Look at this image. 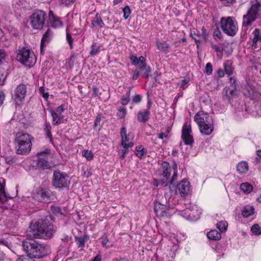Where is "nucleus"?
<instances>
[{"label":"nucleus","instance_id":"nucleus-61","mask_svg":"<svg viewBox=\"0 0 261 261\" xmlns=\"http://www.w3.org/2000/svg\"><path fill=\"white\" fill-rule=\"evenodd\" d=\"M140 74V73L139 71L137 70L134 71L133 74L132 79L134 80H136L139 76Z\"/></svg>","mask_w":261,"mask_h":261},{"label":"nucleus","instance_id":"nucleus-42","mask_svg":"<svg viewBox=\"0 0 261 261\" xmlns=\"http://www.w3.org/2000/svg\"><path fill=\"white\" fill-rule=\"evenodd\" d=\"M51 210L53 213L56 215H63V213L61 208L58 206H51Z\"/></svg>","mask_w":261,"mask_h":261},{"label":"nucleus","instance_id":"nucleus-50","mask_svg":"<svg viewBox=\"0 0 261 261\" xmlns=\"http://www.w3.org/2000/svg\"><path fill=\"white\" fill-rule=\"evenodd\" d=\"M66 40L69 44L70 48H72L73 40L71 35L69 33H66Z\"/></svg>","mask_w":261,"mask_h":261},{"label":"nucleus","instance_id":"nucleus-36","mask_svg":"<svg viewBox=\"0 0 261 261\" xmlns=\"http://www.w3.org/2000/svg\"><path fill=\"white\" fill-rule=\"evenodd\" d=\"M142 71V76L143 78H148L150 73H151V68L150 66L147 65L145 66V67H143L141 69Z\"/></svg>","mask_w":261,"mask_h":261},{"label":"nucleus","instance_id":"nucleus-55","mask_svg":"<svg viewBox=\"0 0 261 261\" xmlns=\"http://www.w3.org/2000/svg\"><path fill=\"white\" fill-rule=\"evenodd\" d=\"M77 244L79 247H84L85 245V240L82 238H80L77 240Z\"/></svg>","mask_w":261,"mask_h":261},{"label":"nucleus","instance_id":"nucleus-48","mask_svg":"<svg viewBox=\"0 0 261 261\" xmlns=\"http://www.w3.org/2000/svg\"><path fill=\"white\" fill-rule=\"evenodd\" d=\"M39 92L45 99H47L48 98L49 94L47 92H45V88L43 87H41L39 88Z\"/></svg>","mask_w":261,"mask_h":261},{"label":"nucleus","instance_id":"nucleus-41","mask_svg":"<svg viewBox=\"0 0 261 261\" xmlns=\"http://www.w3.org/2000/svg\"><path fill=\"white\" fill-rule=\"evenodd\" d=\"M251 230L252 233L255 235H259L261 234V227L257 224L253 225L251 227Z\"/></svg>","mask_w":261,"mask_h":261},{"label":"nucleus","instance_id":"nucleus-16","mask_svg":"<svg viewBox=\"0 0 261 261\" xmlns=\"http://www.w3.org/2000/svg\"><path fill=\"white\" fill-rule=\"evenodd\" d=\"M120 136L121 138V145L123 147H132L134 143L130 140V134L127 135L126 129L125 127H122L120 131Z\"/></svg>","mask_w":261,"mask_h":261},{"label":"nucleus","instance_id":"nucleus-46","mask_svg":"<svg viewBox=\"0 0 261 261\" xmlns=\"http://www.w3.org/2000/svg\"><path fill=\"white\" fill-rule=\"evenodd\" d=\"M101 243L102 246L106 248H110L112 246L111 242L109 241L107 237L102 238Z\"/></svg>","mask_w":261,"mask_h":261},{"label":"nucleus","instance_id":"nucleus-45","mask_svg":"<svg viewBox=\"0 0 261 261\" xmlns=\"http://www.w3.org/2000/svg\"><path fill=\"white\" fill-rule=\"evenodd\" d=\"M172 169L173 170V176L172 178V182L175 180L177 178V165L175 163H174L173 165H172Z\"/></svg>","mask_w":261,"mask_h":261},{"label":"nucleus","instance_id":"nucleus-33","mask_svg":"<svg viewBox=\"0 0 261 261\" xmlns=\"http://www.w3.org/2000/svg\"><path fill=\"white\" fill-rule=\"evenodd\" d=\"M254 208L251 206H246L242 211V214L244 217L247 218L254 213Z\"/></svg>","mask_w":261,"mask_h":261},{"label":"nucleus","instance_id":"nucleus-54","mask_svg":"<svg viewBox=\"0 0 261 261\" xmlns=\"http://www.w3.org/2000/svg\"><path fill=\"white\" fill-rule=\"evenodd\" d=\"M213 36L215 39H220L222 37L221 33L218 29L214 31Z\"/></svg>","mask_w":261,"mask_h":261},{"label":"nucleus","instance_id":"nucleus-39","mask_svg":"<svg viewBox=\"0 0 261 261\" xmlns=\"http://www.w3.org/2000/svg\"><path fill=\"white\" fill-rule=\"evenodd\" d=\"M82 155L87 160L90 161L93 159V154L91 151L88 150H83L82 151Z\"/></svg>","mask_w":261,"mask_h":261},{"label":"nucleus","instance_id":"nucleus-47","mask_svg":"<svg viewBox=\"0 0 261 261\" xmlns=\"http://www.w3.org/2000/svg\"><path fill=\"white\" fill-rule=\"evenodd\" d=\"M213 71V67L212 65L210 63H207L206 64L205 68V72L207 75H210L212 73Z\"/></svg>","mask_w":261,"mask_h":261},{"label":"nucleus","instance_id":"nucleus-12","mask_svg":"<svg viewBox=\"0 0 261 261\" xmlns=\"http://www.w3.org/2000/svg\"><path fill=\"white\" fill-rule=\"evenodd\" d=\"M176 191H178L181 197L186 198L190 194L191 189L190 182L185 179L182 180L176 186Z\"/></svg>","mask_w":261,"mask_h":261},{"label":"nucleus","instance_id":"nucleus-52","mask_svg":"<svg viewBox=\"0 0 261 261\" xmlns=\"http://www.w3.org/2000/svg\"><path fill=\"white\" fill-rule=\"evenodd\" d=\"M225 6L232 5L236 2V0H220Z\"/></svg>","mask_w":261,"mask_h":261},{"label":"nucleus","instance_id":"nucleus-8","mask_svg":"<svg viewBox=\"0 0 261 261\" xmlns=\"http://www.w3.org/2000/svg\"><path fill=\"white\" fill-rule=\"evenodd\" d=\"M46 14L42 10H37L30 17V24L34 29H41L45 23Z\"/></svg>","mask_w":261,"mask_h":261},{"label":"nucleus","instance_id":"nucleus-6","mask_svg":"<svg viewBox=\"0 0 261 261\" xmlns=\"http://www.w3.org/2000/svg\"><path fill=\"white\" fill-rule=\"evenodd\" d=\"M16 59L26 66H32L36 62L34 53L30 49L22 47L17 51Z\"/></svg>","mask_w":261,"mask_h":261},{"label":"nucleus","instance_id":"nucleus-49","mask_svg":"<svg viewBox=\"0 0 261 261\" xmlns=\"http://www.w3.org/2000/svg\"><path fill=\"white\" fill-rule=\"evenodd\" d=\"M16 261H35L33 259L27 256H21Z\"/></svg>","mask_w":261,"mask_h":261},{"label":"nucleus","instance_id":"nucleus-28","mask_svg":"<svg viewBox=\"0 0 261 261\" xmlns=\"http://www.w3.org/2000/svg\"><path fill=\"white\" fill-rule=\"evenodd\" d=\"M11 14V10L7 5L5 4L0 5V15L4 18H7Z\"/></svg>","mask_w":261,"mask_h":261},{"label":"nucleus","instance_id":"nucleus-63","mask_svg":"<svg viewBox=\"0 0 261 261\" xmlns=\"http://www.w3.org/2000/svg\"><path fill=\"white\" fill-rule=\"evenodd\" d=\"M75 58L74 55H72L70 56V58L68 61V63L69 64L70 66H71L73 64L74 61L73 59Z\"/></svg>","mask_w":261,"mask_h":261},{"label":"nucleus","instance_id":"nucleus-27","mask_svg":"<svg viewBox=\"0 0 261 261\" xmlns=\"http://www.w3.org/2000/svg\"><path fill=\"white\" fill-rule=\"evenodd\" d=\"M156 46L158 49L164 54H167L169 52L170 45L167 42L156 41Z\"/></svg>","mask_w":261,"mask_h":261},{"label":"nucleus","instance_id":"nucleus-30","mask_svg":"<svg viewBox=\"0 0 261 261\" xmlns=\"http://www.w3.org/2000/svg\"><path fill=\"white\" fill-rule=\"evenodd\" d=\"M207 238L212 240H219L221 238V235L216 230H212L207 233Z\"/></svg>","mask_w":261,"mask_h":261},{"label":"nucleus","instance_id":"nucleus-34","mask_svg":"<svg viewBox=\"0 0 261 261\" xmlns=\"http://www.w3.org/2000/svg\"><path fill=\"white\" fill-rule=\"evenodd\" d=\"M240 189L244 193L248 194L252 191L253 187L249 183L244 182L241 184Z\"/></svg>","mask_w":261,"mask_h":261},{"label":"nucleus","instance_id":"nucleus-29","mask_svg":"<svg viewBox=\"0 0 261 261\" xmlns=\"http://www.w3.org/2000/svg\"><path fill=\"white\" fill-rule=\"evenodd\" d=\"M237 171L241 174L246 173L248 170V165L247 162L242 161L237 165Z\"/></svg>","mask_w":261,"mask_h":261},{"label":"nucleus","instance_id":"nucleus-9","mask_svg":"<svg viewBox=\"0 0 261 261\" xmlns=\"http://www.w3.org/2000/svg\"><path fill=\"white\" fill-rule=\"evenodd\" d=\"M52 182L53 185L59 189L66 188L70 183L67 175L60 171H55L54 172Z\"/></svg>","mask_w":261,"mask_h":261},{"label":"nucleus","instance_id":"nucleus-13","mask_svg":"<svg viewBox=\"0 0 261 261\" xmlns=\"http://www.w3.org/2000/svg\"><path fill=\"white\" fill-rule=\"evenodd\" d=\"M192 130L191 125L187 123L184 124L182 129V138L187 145H192L194 140L191 135Z\"/></svg>","mask_w":261,"mask_h":261},{"label":"nucleus","instance_id":"nucleus-23","mask_svg":"<svg viewBox=\"0 0 261 261\" xmlns=\"http://www.w3.org/2000/svg\"><path fill=\"white\" fill-rule=\"evenodd\" d=\"M104 26L105 23L102 20L100 15L97 13L92 20L91 27L97 29L98 28H102Z\"/></svg>","mask_w":261,"mask_h":261},{"label":"nucleus","instance_id":"nucleus-37","mask_svg":"<svg viewBox=\"0 0 261 261\" xmlns=\"http://www.w3.org/2000/svg\"><path fill=\"white\" fill-rule=\"evenodd\" d=\"M7 76L6 70L3 68H0V85H3Z\"/></svg>","mask_w":261,"mask_h":261},{"label":"nucleus","instance_id":"nucleus-7","mask_svg":"<svg viewBox=\"0 0 261 261\" xmlns=\"http://www.w3.org/2000/svg\"><path fill=\"white\" fill-rule=\"evenodd\" d=\"M220 27L223 32L230 36H234L238 30L237 22L230 16L221 18Z\"/></svg>","mask_w":261,"mask_h":261},{"label":"nucleus","instance_id":"nucleus-22","mask_svg":"<svg viewBox=\"0 0 261 261\" xmlns=\"http://www.w3.org/2000/svg\"><path fill=\"white\" fill-rule=\"evenodd\" d=\"M172 169L169 164L167 162H163L161 165V171L162 172V176L166 179L169 178Z\"/></svg>","mask_w":261,"mask_h":261},{"label":"nucleus","instance_id":"nucleus-57","mask_svg":"<svg viewBox=\"0 0 261 261\" xmlns=\"http://www.w3.org/2000/svg\"><path fill=\"white\" fill-rule=\"evenodd\" d=\"M44 130L45 133L50 132L51 131V126L49 122H46L44 125Z\"/></svg>","mask_w":261,"mask_h":261},{"label":"nucleus","instance_id":"nucleus-56","mask_svg":"<svg viewBox=\"0 0 261 261\" xmlns=\"http://www.w3.org/2000/svg\"><path fill=\"white\" fill-rule=\"evenodd\" d=\"M101 121V117L99 115L96 116L94 121V127L96 128L97 126L100 125V122Z\"/></svg>","mask_w":261,"mask_h":261},{"label":"nucleus","instance_id":"nucleus-19","mask_svg":"<svg viewBox=\"0 0 261 261\" xmlns=\"http://www.w3.org/2000/svg\"><path fill=\"white\" fill-rule=\"evenodd\" d=\"M49 24L51 27L59 28L63 24L59 17L55 16L51 11L49 12Z\"/></svg>","mask_w":261,"mask_h":261},{"label":"nucleus","instance_id":"nucleus-25","mask_svg":"<svg viewBox=\"0 0 261 261\" xmlns=\"http://www.w3.org/2000/svg\"><path fill=\"white\" fill-rule=\"evenodd\" d=\"M50 112L53 117V125H59L63 122V115H62V114L55 113V112L51 110L50 111Z\"/></svg>","mask_w":261,"mask_h":261},{"label":"nucleus","instance_id":"nucleus-64","mask_svg":"<svg viewBox=\"0 0 261 261\" xmlns=\"http://www.w3.org/2000/svg\"><path fill=\"white\" fill-rule=\"evenodd\" d=\"M168 137V134L167 133L166 134L163 133H161L160 134H159V138L160 139H163L164 137L165 138H167Z\"/></svg>","mask_w":261,"mask_h":261},{"label":"nucleus","instance_id":"nucleus-40","mask_svg":"<svg viewBox=\"0 0 261 261\" xmlns=\"http://www.w3.org/2000/svg\"><path fill=\"white\" fill-rule=\"evenodd\" d=\"M100 47L96 43H93L91 46V49L90 51V55L91 56H94L98 54L99 52Z\"/></svg>","mask_w":261,"mask_h":261},{"label":"nucleus","instance_id":"nucleus-18","mask_svg":"<svg viewBox=\"0 0 261 261\" xmlns=\"http://www.w3.org/2000/svg\"><path fill=\"white\" fill-rule=\"evenodd\" d=\"M129 59L131 61L132 64L134 65L139 66L140 69L143 67H145V66L147 65L145 62V58L143 56H140L138 58L136 56L132 55Z\"/></svg>","mask_w":261,"mask_h":261},{"label":"nucleus","instance_id":"nucleus-4","mask_svg":"<svg viewBox=\"0 0 261 261\" xmlns=\"http://www.w3.org/2000/svg\"><path fill=\"white\" fill-rule=\"evenodd\" d=\"M32 137L28 134L18 133L15 139L16 153L18 154L29 153L32 148Z\"/></svg>","mask_w":261,"mask_h":261},{"label":"nucleus","instance_id":"nucleus-26","mask_svg":"<svg viewBox=\"0 0 261 261\" xmlns=\"http://www.w3.org/2000/svg\"><path fill=\"white\" fill-rule=\"evenodd\" d=\"M5 180L3 177L0 178V201L5 202L7 199V196L5 191Z\"/></svg>","mask_w":261,"mask_h":261},{"label":"nucleus","instance_id":"nucleus-59","mask_svg":"<svg viewBox=\"0 0 261 261\" xmlns=\"http://www.w3.org/2000/svg\"><path fill=\"white\" fill-rule=\"evenodd\" d=\"M189 82V80L187 79H185L181 81V82L179 84L180 88H185V86L188 84Z\"/></svg>","mask_w":261,"mask_h":261},{"label":"nucleus","instance_id":"nucleus-20","mask_svg":"<svg viewBox=\"0 0 261 261\" xmlns=\"http://www.w3.org/2000/svg\"><path fill=\"white\" fill-rule=\"evenodd\" d=\"M154 210L157 216L163 217L166 215V206L159 202L154 203Z\"/></svg>","mask_w":261,"mask_h":261},{"label":"nucleus","instance_id":"nucleus-21","mask_svg":"<svg viewBox=\"0 0 261 261\" xmlns=\"http://www.w3.org/2000/svg\"><path fill=\"white\" fill-rule=\"evenodd\" d=\"M53 33L51 30L49 29L46 31L43 35L40 44L41 53L43 52V48L44 46H45L51 39Z\"/></svg>","mask_w":261,"mask_h":261},{"label":"nucleus","instance_id":"nucleus-5","mask_svg":"<svg viewBox=\"0 0 261 261\" xmlns=\"http://www.w3.org/2000/svg\"><path fill=\"white\" fill-rule=\"evenodd\" d=\"M251 7L243 17L242 25L248 28L255 21L258 16V12L261 10V0H250Z\"/></svg>","mask_w":261,"mask_h":261},{"label":"nucleus","instance_id":"nucleus-44","mask_svg":"<svg viewBox=\"0 0 261 261\" xmlns=\"http://www.w3.org/2000/svg\"><path fill=\"white\" fill-rule=\"evenodd\" d=\"M126 114V110L125 108L119 109L117 113V116L120 118H124Z\"/></svg>","mask_w":261,"mask_h":261},{"label":"nucleus","instance_id":"nucleus-43","mask_svg":"<svg viewBox=\"0 0 261 261\" xmlns=\"http://www.w3.org/2000/svg\"><path fill=\"white\" fill-rule=\"evenodd\" d=\"M123 12L124 18L125 19H127L131 13V11L129 6H125L123 9Z\"/></svg>","mask_w":261,"mask_h":261},{"label":"nucleus","instance_id":"nucleus-24","mask_svg":"<svg viewBox=\"0 0 261 261\" xmlns=\"http://www.w3.org/2000/svg\"><path fill=\"white\" fill-rule=\"evenodd\" d=\"M150 112L149 110L140 111L137 115V120L140 122H146L150 117Z\"/></svg>","mask_w":261,"mask_h":261},{"label":"nucleus","instance_id":"nucleus-17","mask_svg":"<svg viewBox=\"0 0 261 261\" xmlns=\"http://www.w3.org/2000/svg\"><path fill=\"white\" fill-rule=\"evenodd\" d=\"M48 192L43 189L37 190L33 194V197L37 201L42 202L49 197Z\"/></svg>","mask_w":261,"mask_h":261},{"label":"nucleus","instance_id":"nucleus-31","mask_svg":"<svg viewBox=\"0 0 261 261\" xmlns=\"http://www.w3.org/2000/svg\"><path fill=\"white\" fill-rule=\"evenodd\" d=\"M224 66L226 73L229 75H231L233 70L232 61L230 60L226 61L224 63Z\"/></svg>","mask_w":261,"mask_h":261},{"label":"nucleus","instance_id":"nucleus-53","mask_svg":"<svg viewBox=\"0 0 261 261\" xmlns=\"http://www.w3.org/2000/svg\"><path fill=\"white\" fill-rule=\"evenodd\" d=\"M141 98L142 97L140 95H136L133 97L132 101L133 103H138L141 101Z\"/></svg>","mask_w":261,"mask_h":261},{"label":"nucleus","instance_id":"nucleus-1","mask_svg":"<svg viewBox=\"0 0 261 261\" xmlns=\"http://www.w3.org/2000/svg\"><path fill=\"white\" fill-rule=\"evenodd\" d=\"M55 232L53 224L49 223L47 217L39 220L37 222L31 223L27 230V236L34 238H50Z\"/></svg>","mask_w":261,"mask_h":261},{"label":"nucleus","instance_id":"nucleus-3","mask_svg":"<svg viewBox=\"0 0 261 261\" xmlns=\"http://www.w3.org/2000/svg\"><path fill=\"white\" fill-rule=\"evenodd\" d=\"M194 118L202 135H209L213 132V120L211 116L207 113L199 112L195 115Z\"/></svg>","mask_w":261,"mask_h":261},{"label":"nucleus","instance_id":"nucleus-62","mask_svg":"<svg viewBox=\"0 0 261 261\" xmlns=\"http://www.w3.org/2000/svg\"><path fill=\"white\" fill-rule=\"evenodd\" d=\"M6 56V54L5 51L3 49H0V63L2 62V60L4 59Z\"/></svg>","mask_w":261,"mask_h":261},{"label":"nucleus","instance_id":"nucleus-2","mask_svg":"<svg viewBox=\"0 0 261 261\" xmlns=\"http://www.w3.org/2000/svg\"><path fill=\"white\" fill-rule=\"evenodd\" d=\"M22 246L27 255L32 259L40 258L48 254V250L45 245L33 239H26L22 242Z\"/></svg>","mask_w":261,"mask_h":261},{"label":"nucleus","instance_id":"nucleus-14","mask_svg":"<svg viewBox=\"0 0 261 261\" xmlns=\"http://www.w3.org/2000/svg\"><path fill=\"white\" fill-rule=\"evenodd\" d=\"M27 93V87L24 84H20L17 86L14 91V97L17 101H22Z\"/></svg>","mask_w":261,"mask_h":261},{"label":"nucleus","instance_id":"nucleus-32","mask_svg":"<svg viewBox=\"0 0 261 261\" xmlns=\"http://www.w3.org/2000/svg\"><path fill=\"white\" fill-rule=\"evenodd\" d=\"M232 89H230L228 87H226L224 89L225 92V95L227 97L228 100L232 99L233 96L236 95L235 90L236 89V85H232Z\"/></svg>","mask_w":261,"mask_h":261},{"label":"nucleus","instance_id":"nucleus-58","mask_svg":"<svg viewBox=\"0 0 261 261\" xmlns=\"http://www.w3.org/2000/svg\"><path fill=\"white\" fill-rule=\"evenodd\" d=\"M64 108L63 105H61L59 106L57 109L56 112H55V113L59 114H62V113L64 111Z\"/></svg>","mask_w":261,"mask_h":261},{"label":"nucleus","instance_id":"nucleus-51","mask_svg":"<svg viewBox=\"0 0 261 261\" xmlns=\"http://www.w3.org/2000/svg\"><path fill=\"white\" fill-rule=\"evenodd\" d=\"M129 93L127 94V96L126 97H123L121 98V103L123 105H126L128 102L129 101Z\"/></svg>","mask_w":261,"mask_h":261},{"label":"nucleus","instance_id":"nucleus-38","mask_svg":"<svg viewBox=\"0 0 261 261\" xmlns=\"http://www.w3.org/2000/svg\"><path fill=\"white\" fill-rule=\"evenodd\" d=\"M227 227V223L225 221H221L217 224V227L221 232L225 231Z\"/></svg>","mask_w":261,"mask_h":261},{"label":"nucleus","instance_id":"nucleus-15","mask_svg":"<svg viewBox=\"0 0 261 261\" xmlns=\"http://www.w3.org/2000/svg\"><path fill=\"white\" fill-rule=\"evenodd\" d=\"M29 0H13L12 4L14 10L16 12H19L22 10L29 9Z\"/></svg>","mask_w":261,"mask_h":261},{"label":"nucleus","instance_id":"nucleus-10","mask_svg":"<svg viewBox=\"0 0 261 261\" xmlns=\"http://www.w3.org/2000/svg\"><path fill=\"white\" fill-rule=\"evenodd\" d=\"M201 211L196 205H193L180 212V215L187 220L195 221L198 219Z\"/></svg>","mask_w":261,"mask_h":261},{"label":"nucleus","instance_id":"nucleus-35","mask_svg":"<svg viewBox=\"0 0 261 261\" xmlns=\"http://www.w3.org/2000/svg\"><path fill=\"white\" fill-rule=\"evenodd\" d=\"M135 153L136 155L140 159L144 158L146 154L144 148L142 145L138 146L136 147Z\"/></svg>","mask_w":261,"mask_h":261},{"label":"nucleus","instance_id":"nucleus-11","mask_svg":"<svg viewBox=\"0 0 261 261\" xmlns=\"http://www.w3.org/2000/svg\"><path fill=\"white\" fill-rule=\"evenodd\" d=\"M49 149H46L44 151L38 153V159L37 162V167L43 169H49L50 165L48 162V154L49 153Z\"/></svg>","mask_w":261,"mask_h":261},{"label":"nucleus","instance_id":"nucleus-60","mask_svg":"<svg viewBox=\"0 0 261 261\" xmlns=\"http://www.w3.org/2000/svg\"><path fill=\"white\" fill-rule=\"evenodd\" d=\"M5 98V95L3 91H0V107L2 106Z\"/></svg>","mask_w":261,"mask_h":261}]
</instances>
